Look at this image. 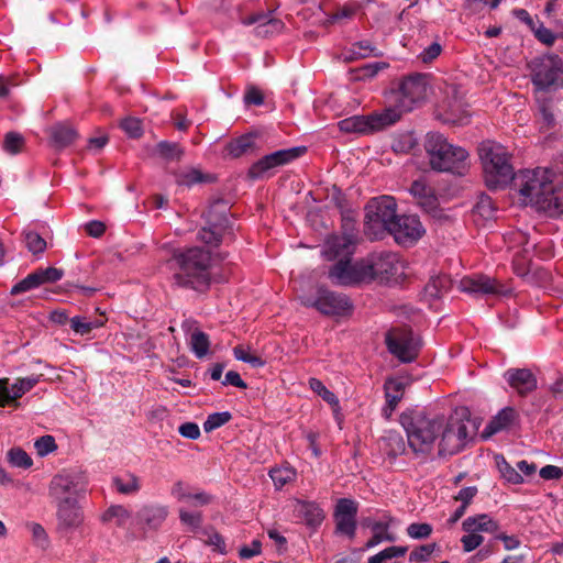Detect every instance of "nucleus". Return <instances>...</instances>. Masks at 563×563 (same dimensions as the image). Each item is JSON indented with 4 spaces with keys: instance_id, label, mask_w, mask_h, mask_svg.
Segmentation results:
<instances>
[{
    "instance_id": "bb28decb",
    "label": "nucleus",
    "mask_w": 563,
    "mask_h": 563,
    "mask_svg": "<svg viewBox=\"0 0 563 563\" xmlns=\"http://www.w3.org/2000/svg\"><path fill=\"white\" fill-rule=\"evenodd\" d=\"M380 450L390 459H396L406 451L402 435L394 430L385 432L380 439Z\"/></svg>"
},
{
    "instance_id": "052dcab7",
    "label": "nucleus",
    "mask_w": 563,
    "mask_h": 563,
    "mask_svg": "<svg viewBox=\"0 0 563 563\" xmlns=\"http://www.w3.org/2000/svg\"><path fill=\"white\" fill-rule=\"evenodd\" d=\"M540 70H563V60L555 54L544 55L540 58Z\"/></svg>"
},
{
    "instance_id": "0eeeda50",
    "label": "nucleus",
    "mask_w": 563,
    "mask_h": 563,
    "mask_svg": "<svg viewBox=\"0 0 563 563\" xmlns=\"http://www.w3.org/2000/svg\"><path fill=\"white\" fill-rule=\"evenodd\" d=\"M368 283H397L405 275V265L399 255L394 252L372 253L364 257Z\"/></svg>"
},
{
    "instance_id": "dca6fc26",
    "label": "nucleus",
    "mask_w": 563,
    "mask_h": 563,
    "mask_svg": "<svg viewBox=\"0 0 563 563\" xmlns=\"http://www.w3.org/2000/svg\"><path fill=\"white\" fill-rule=\"evenodd\" d=\"M358 504L350 498L338 500L334 509L335 531L350 539L355 537Z\"/></svg>"
},
{
    "instance_id": "ea45409f",
    "label": "nucleus",
    "mask_w": 563,
    "mask_h": 563,
    "mask_svg": "<svg viewBox=\"0 0 563 563\" xmlns=\"http://www.w3.org/2000/svg\"><path fill=\"white\" fill-rule=\"evenodd\" d=\"M24 242L27 250L33 255H38L44 253L46 250L47 243L46 241L35 231H24Z\"/></svg>"
},
{
    "instance_id": "c9c22d12",
    "label": "nucleus",
    "mask_w": 563,
    "mask_h": 563,
    "mask_svg": "<svg viewBox=\"0 0 563 563\" xmlns=\"http://www.w3.org/2000/svg\"><path fill=\"white\" fill-rule=\"evenodd\" d=\"M155 153L165 161H179L184 155V150L178 143L161 141L155 147Z\"/></svg>"
},
{
    "instance_id": "09e8293b",
    "label": "nucleus",
    "mask_w": 563,
    "mask_h": 563,
    "mask_svg": "<svg viewBox=\"0 0 563 563\" xmlns=\"http://www.w3.org/2000/svg\"><path fill=\"white\" fill-rule=\"evenodd\" d=\"M206 180L207 176L195 168L178 174L176 179L178 185L186 187H191L196 184L205 183Z\"/></svg>"
},
{
    "instance_id": "0e129e2a",
    "label": "nucleus",
    "mask_w": 563,
    "mask_h": 563,
    "mask_svg": "<svg viewBox=\"0 0 563 563\" xmlns=\"http://www.w3.org/2000/svg\"><path fill=\"white\" fill-rule=\"evenodd\" d=\"M356 8L350 4H346L342 8H339L331 16L330 22H339L343 20H350L355 15Z\"/></svg>"
},
{
    "instance_id": "2f4dec72",
    "label": "nucleus",
    "mask_w": 563,
    "mask_h": 563,
    "mask_svg": "<svg viewBox=\"0 0 563 563\" xmlns=\"http://www.w3.org/2000/svg\"><path fill=\"white\" fill-rule=\"evenodd\" d=\"M112 485L122 495H135L141 489L139 476L130 472L113 477Z\"/></svg>"
},
{
    "instance_id": "39448f33",
    "label": "nucleus",
    "mask_w": 563,
    "mask_h": 563,
    "mask_svg": "<svg viewBox=\"0 0 563 563\" xmlns=\"http://www.w3.org/2000/svg\"><path fill=\"white\" fill-rule=\"evenodd\" d=\"M424 148L433 170L464 176L470 168V154L462 147L448 142L440 133H428Z\"/></svg>"
},
{
    "instance_id": "e433bc0d",
    "label": "nucleus",
    "mask_w": 563,
    "mask_h": 563,
    "mask_svg": "<svg viewBox=\"0 0 563 563\" xmlns=\"http://www.w3.org/2000/svg\"><path fill=\"white\" fill-rule=\"evenodd\" d=\"M75 479L69 474H58L51 482V492L55 495L75 492Z\"/></svg>"
},
{
    "instance_id": "e2e57ef3",
    "label": "nucleus",
    "mask_w": 563,
    "mask_h": 563,
    "mask_svg": "<svg viewBox=\"0 0 563 563\" xmlns=\"http://www.w3.org/2000/svg\"><path fill=\"white\" fill-rule=\"evenodd\" d=\"M30 528L33 539L41 548L45 549L48 544V537L45 529L40 523L35 522L31 523Z\"/></svg>"
},
{
    "instance_id": "c85d7f7f",
    "label": "nucleus",
    "mask_w": 563,
    "mask_h": 563,
    "mask_svg": "<svg viewBox=\"0 0 563 563\" xmlns=\"http://www.w3.org/2000/svg\"><path fill=\"white\" fill-rule=\"evenodd\" d=\"M296 511L298 517L301 518L306 525L311 527L321 525L324 519L323 510L314 501H298Z\"/></svg>"
},
{
    "instance_id": "864d4df0",
    "label": "nucleus",
    "mask_w": 563,
    "mask_h": 563,
    "mask_svg": "<svg viewBox=\"0 0 563 563\" xmlns=\"http://www.w3.org/2000/svg\"><path fill=\"white\" fill-rule=\"evenodd\" d=\"M24 145V139L20 133L8 132L3 140V150L9 154H18Z\"/></svg>"
},
{
    "instance_id": "393cba45",
    "label": "nucleus",
    "mask_w": 563,
    "mask_h": 563,
    "mask_svg": "<svg viewBox=\"0 0 563 563\" xmlns=\"http://www.w3.org/2000/svg\"><path fill=\"white\" fill-rule=\"evenodd\" d=\"M462 529L464 532H487L496 534L499 530V525L489 515L478 514L467 517L462 522Z\"/></svg>"
},
{
    "instance_id": "473e14b6",
    "label": "nucleus",
    "mask_w": 563,
    "mask_h": 563,
    "mask_svg": "<svg viewBox=\"0 0 563 563\" xmlns=\"http://www.w3.org/2000/svg\"><path fill=\"white\" fill-rule=\"evenodd\" d=\"M372 55H377V48L368 41H360L353 44L349 51L343 52L340 57L344 62H353Z\"/></svg>"
},
{
    "instance_id": "58836bf2",
    "label": "nucleus",
    "mask_w": 563,
    "mask_h": 563,
    "mask_svg": "<svg viewBox=\"0 0 563 563\" xmlns=\"http://www.w3.org/2000/svg\"><path fill=\"white\" fill-rule=\"evenodd\" d=\"M130 517L131 514L125 507L121 505H113L104 511L102 515V521L110 522L115 520L117 526L121 527L125 525Z\"/></svg>"
},
{
    "instance_id": "f3484780",
    "label": "nucleus",
    "mask_w": 563,
    "mask_h": 563,
    "mask_svg": "<svg viewBox=\"0 0 563 563\" xmlns=\"http://www.w3.org/2000/svg\"><path fill=\"white\" fill-rule=\"evenodd\" d=\"M43 375H31L27 377L16 378L15 382L9 387V383L0 387V407L13 405L15 408L20 406L18 401L23 395L33 389Z\"/></svg>"
},
{
    "instance_id": "a878e982",
    "label": "nucleus",
    "mask_w": 563,
    "mask_h": 563,
    "mask_svg": "<svg viewBox=\"0 0 563 563\" xmlns=\"http://www.w3.org/2000/svg\"><path fill=\"white\" fill-rule=\"evenodd\" d=\"M168 509L162 505H147L137 511V518L150 529H157L166 520Z\"/></svg>"
},
{
    "instance_id": "72a5a7b5",
    "label": "nucleus",
    "mask_w": 563,
    "mask_h": 563,
    "mask_svg": "<svg viewBox=\"0 0 563 563\" xmlns=\"http://www.w3.org/2000/svg\"><path fill=\"white\" fill-rule=\"evenodd\" d=\"M189 345L191 352L197 358H203L209 353L210 349L209 335L203 331L196 329L190 334Z\"/></svg>"
},
{
    "instance_id": "bf43d9fd",
    "label": "nucleus",
    "mask_w": 563,
    "mask_h": 563,
    "mask_svg": "<svg viewBox=\"0 0 563 563\" xmlns=\"http://www.w3.org/2000/svg\"><path fill=\"white\" fill-rule=\"evenodd\" d=\"M484 541L483 536L475 532H466L461 538V543L464 552H472L477 549Z\"/></svg>"
},
{
    "instance_id": "20e7f679",
    "label": "nucleus",
    "mask_w": 563,
    "mask_h": 563,
    "mask_svg": "<svg viewBox=\"0 0 563 563\" xmlns=\"http://www.w3.org/2000/svg\"><path fill=\"white\" fill-rule=\"evenodd\" d=\"M170 265L174 269L173 283L177 287L196 292L209 290L212 279L210 251L200 246L176 250L170 258Z\"/></svg>"
},
{
    "instance_id": "a19ab883",
    "label": "nucleus",
    "mask_w": 563,
    "mask_h": 563,
    "mask_svg": "<svg viewBox=\"0 0 563 563\" xmlns=\"http://www.w3.org/2000/svg\"><path fill=\"white\" fill-rule=\"evenodd\" d=\"M450 286V279L448 276H435L432 277L426 285L424 290L431 298H440Z\"/></svg>"
},
{
    "instance_id": "f8f14e48",
    "label": "nucleus",
    "mask_w": 563,
    "mask_h": 563,
    "mask_svg": "<svg viewBox=\"0 0 563 563\" xmlns=\"http://www.w3.org/2000/svg\"><path fill=\"white\" fill-rule=\"evenodd\" d=\"M390 354L402 363L413 362L420 351V339L411 331L388 332L385 339Z\"/></svg>"
},
{
    "instance_id": "5fc2aeb1",
    "label": "nucleus",
    "mask_w": 563,
    "mask_h": 563,
    "mask_svg": "<svg viewBox=\"0 0 563 563\" xmlns=\"http://www.w3.org/2000/svg\"><path fill=\"white\" fill-rule=\"evenodd\" d=\"M474 210L484 219H490L496 210L493 199L485 194H482L476 202Z\"/></svg>"
},
{
    "instance_id": "a18cd8bd",
    "label": "nucleus",
    "mask_w": 563,
    "mask_h": 563,
    "mask_svg": "<svg viewBox=\"0 0 563 563\" xmlns=\"http://www.w3.org/2000/svg\"><path fill=\"white\" fill-rule=\"evenodd\" d=\"M269 476L276 488L280 489L289 482L294 481L296 476L295 470L290 467H278L273 468L269 472Z\"/></svg>"
},
{
    "instance_id": "a211bd4d",
    "label": "nucleus",
    "mask_w": 563,
    "mask_h": 563,
    "mask_svg": "<svg viewBox=\"0 0 563 563\" xmlns=\"http://www.w3.org/2000/svg\"><path fill=\"white\" fill-rule=\"evenodd\" d=\"M356 243L352 231L345 235H331L324 243L323 255L328 261L350 258L355 251Z\"/></svg>"
},
{
    "instance_id": "6ab92c4d",
    "label": "nucleus",
    "mask_w": 563,
    "mask_h": 563,
    "mask_svg": "<svg viewBox=\"0 0 563 563\" xmlns=\"http://www.w3.org/2000/svg\"><path fill=\"white\" fill-rule=\"evenodd\" d=\"M211 207L207 213L208 227L201 228L197 233V240L209 246L217 247L222 241L223 231L228 228V218L222 214L219 219L213 216Z\"/></svg>"
},
{
    "instance_id": "f03ea898",
    "label": "nucleus",
    "mask_w": 563,
    "mask_h": 563,
    "mask_svg": "<svg viewBox=\"0 0 563 563\" xmlns=\"http://www.w3.org/2000/svg\"><path fill=\"white\" fill-rule=\"evenodd\" d=\"M409 449L417 456L428 457L438 445L439 456L454 455L466 444L467 424L459 418L446 419L443 415H431L422 410L400 416Z\"/></svg>"
},
{
    "instance_id": "49530a36",
    "label": "nucleus",
    "mask_w": 563,
    "mask_h": 563,
    "mask_svg": "<svg viewBox=\"0 0 563 563\" xmlns=\"http://www.w3.org/2000/svg\"><path fill=\"white\" fill-rule=\"evenodd\" d=\"M232 419V415L229 411L214 412L207 417L203 422V430L209 433L213 430L224 426Z\"/></svg>"
},
{
    "instance_id": "3c124183",
    "label": "nucleus",
    "mask_w": 563,
    "mask_h": 563,
    "mask_svg": "<svg viewBox=\"0 0 563 563\" xmlns=\"http://www.w3.org/2000/svg\"><path fill=\"white\" fill-rule=\"evenodd\" d=\"M233 355L236 360L247 363L255 368L265 365V361L262 357L251 354L243 345H236L233 349Z\"/></svg>"
},
{
    "instance_id": "423d86ee",
    "label": "nucleus",
    "mask_w": 563,
    "mask_h": 563,
    "mask_svg": "<svg viewBox=\"0 0 563 563\" xmlns=\"http://www.w3.org/2000/svg\"><path fill=\"white\" fill-rule=\"evenodd\" d=\"M478 154L482 161L486 186L492 189H503L516 178L507 150L492 141L481 143Z\"/></svg>"
},
{
    "instance_id": "2eb2a0df",
    "label": "nucleus",
    "mask_w": 563,
    "mask_h": 563,
    "mask_svg": "<svg viewBox=\"0 0 563 563\" xmlns=\"http://www.w3.org/2000/svg\"><path fill=\"white\" fill-rule=\"evenodd\" d=\"M388 232L402 246L415 244L424 234V228L417 216H398Z\"/></svg>"
},
{
    "instance_id": "1a4fd4ad",
    "label": "nucleus",
    "mask_w": 563,
    "mask_h": 563,
    "mask_svg": "<svg viewBox=\"0 0 563 563\" xmlns=\"http://www.w3.org/2000/svg\"><path fill=\"white\" fill-rule=\"evenodd\" d=\"M397 203L391 196L372 198L365 206V227L368 231H388L396 214Z\"/></svg>"
},
{
    "instance_id": "338daca9",
    "label": "nucleus",
    "mask_w": 563,
    "mask_h": 563,
    "mask_svg": "<svg viewBox=\"0 0 563 563\" xmlns=\"http://www.w3.org/2000/svg\"><path fill=\"white\" fill-rule=\"evenodd\" d=\"M495 539L501 541L504 549L507 551L518 549L521 544V541L517 536H508L505 532L496 533Z\"/></svg>"
},
{
    "instance_id": "c756f323",
    "label": "nucleus",
    "mask_w": 563,
    "mask_h": 563,
    "mask_svg": "<svg viewBox=\"0 0 563 563\" xmlns=\"http://www.w3.org/2000/svg\"><path fill=\"white\" fill-rule=\"evenodd\" d=\"M255 146V137L252 134H244L228 142L224 151L229 156L239 158L252 153Z\"/></svg>"
},
{
    "instance_id": "79ce46f5",
    "label": "nucleus",
    "mask_w": 563,
    "mask_h": 563,
    "mask_svg": "<svg viewBox=\"0 0 563 563\" xmlns=\"http://www.w3.org/2000/svg\"><path fill=\"white\" fill-rule=\"evenodd\" d=\"M408 551L407 547L391 545L375 555L371 556L367 563H383L384 561L404 556Z\"/></svg>"
},
{
    "instance_id": "680f3d73",
    "label": "nucleus",
    "mask_w": 563,
    "mask_h": 563,
    "mask_svg": "<svg viewBox=\"0 0 563 563\" xmlns=\"http://www.w3.org/2000/svg\"><path fill=\"white\" fill-rule=\"evenodd\" d=\"M121 128L131 137H140L143 133L142 122L135 118H126L121 122Z\"/></svg>"
},
{
    "instance_id": "412c9836",
    "label": "nucleus",
    "mask_w": 563,
    "mask_h": 563,
    "mask_svg": "<svg viewBox=\"0 0 563 563\" xmlns=\"http://www.w3.org/2000/svg\"><path fill=\"white\" fill-rule=\"evenodd\" d=\"M245 24H256L254 31L257 36L268 37L278 34L284 29V22L274 18L272 12L255 14L244 21Z\"/></svg>"
},
{
    "instance_id": "de8ad7c7",
    "label": "nucleus",
    "mask_w": 563,
    "mask_h": 563,
    "mask_svg": "<svg viewBox=\"0 0 563 563\" xmlns=\"http://www.w3.org/2000/svg\"><path fill=\"white\" fill-rule=\"evenodd\" d=\"M309 387L329 405L339 404V399L335 394L329 390L320 379L314 377L309 378Z\"/></svg>"
},
{
    "instance_id": "9b49d317",
    "label": "nucleus",
    "mask_w": 563,
    "mask_h": 563,
    "mask_svg": "<svg viewBox=\"0 0 563 563\" xmlns=\"http://www.w3.org/2000/svg\"><path fill=\"white\" fill-rule=\"evenodd\" d=\"M306 152V146H295L267 154L251 165L247 176L251 179L263 178L272 169L294 162L301 157Z\"/></svg>"
},
{
    "instance_id": "69168bd1",
    "label": "nucleus",
    "mask_w": 563,
    "mask_h": 563,
    "mask_svg": "<svg viewBox=\"0 0 563 563\" xmlns=\"http://www.w3.org/2000/svg\"><path fill=\"white\" fill-rule=\"evenodd\" d=\"M244 101L247 104L262 106L264 103V96L258 88L250 86L245 91Z\"/></svg>"
},
{
    "instance_id": "4d7b16f0",
    "label": "nucleus",
    "mask_w": 563,
    "mask_h": 563,
    "mask_svg": "<svg viewBox=\"0 0 563 563\" xmlns=\"http://www.w3.org/2000/svg\"><path fill=\"white\" fill-rule=\"evenodd\" d=\"M432 526L427 522H413L407 527V534L417 540L427 539L432 533Z\"/></svg>"
},
{
    "instance_id": "cd10ccee",
    "label": "nucleus",
    "mask_w": 563,
    "mask_h": 563,
    "mask_svg": "<svg viewBox=\"0 0 563 563\" xmlns=\"http://www.w3.org/2000/svg\"><path fill=\"white\" fill-rule=\"evenodd\" d=\"M531 80L537 91H555L563 87V73H532Z\"/></svg>"
},
{
    "instance_id": "774afa93",
    "label": "nucleus",
    "mask_w": 563,
    "mask_h": 563,
    "mask_svg": "<svg viewBox=\"0 0 563 563\" xmlns=\"http://www.w3.org/2000/svg\"><path fill=\"white\" fill-rule=\"evenodd\" d=\"M178 432L181 437L196 440L200 437V429L197 423L195 422H185L179 426Z\"/></svg>"
},
{
    "instance_id": "8fccbe9b",
    "label": "nucleus",
    "mask_w": 563,
    "mask_h": 563,
    "mask_svg": "<svg viewBox=\"0 0 563 563\" xmlns=\"http://www.w3.org/2000/svg\"><path fill=\"white\" fill-rule=\"evenodd\" d=\"M34 274L37 277L40 286L48 283H56L64 276L63 269L55 267L37 268L34 271Z\"/></svg>"
},
{
    "instance_id": "6e6d98bb",
    "label": "nucleus",
    "mask_w": 563,
    "mask_h": 563,
    "mask_svg": "<svg viewBox=\"0 0 563 563\" xmlns=\"http://www.w3.org/2000/svg\"><path fill=\"white\" fill-rule=\"evenodd\" d=\"M38 287H40V285L37 282V277L35 276L34 272H32L25 278L18 282L15 285H13L10 290V294L12 296H16V295L33 290Z\"/></svg>"
},
{
    "instance_id": "c03bdc74",
    "label": "nucleus",
    "mask_w": 563,
    "mask_h": 563,
    "mask_svg": "<svg viewBox=\"0 0 563 563\" xmlns=\"http://www.w3.org/2000/svg\"><path fill=\"white\" fill-rule=\"evenodd\" d=\"M8 462L14 467L29 468L33 461L31 456L21 448H12L7 453Z\"/></svg>"
},
{
    "instance_id": "b1692460",
    "label": "nucleus",
    "mask_w": 563,
    "mask_h": 563,
    "mask_svg": "<svg viewBox=\"0 0 563 563\" xmlns=\"http://www.w3.org/2000/svg\"><path fill=\"white\" fill-rule=\"evenodd\" d=\"M518 417L517 411L511 407L501 409L492 420L487 423L483 431L485 438L492 437L500 431L510 428Z\"/></svg>"
},
{
    "instance_id": "f704fd0d",
    "label": "nucleus",
    "mask_w": 563,
    "mask_h": 563,
    "mask_svg": "<svg viewBox=\"0 0 563 563\" xmlns=\"http://www.w3.org/2000/svg\"><path fill=\"white\" fill-rule=\"evenodd\" d=\"M70 328L74 332L80 335H88L93 329H98L103 325L104 320L96 319L89 320L86 317L76 316L69 321Z\"/></svg>"
},
{
    "instance_id": "37998d69",
    "label": "nucleus",
    "mask_w": 563,
    "mask_h": 563,
    "mask_svg": "<svg viewBox=\"0 0 563 563\" xmlns=\"http://www.w3.org/2000/svg\"><path fill=\"white\" fill-rule=\"evenodd\" d=\"M179 520L188 531L196 533L202 526L203 517L200 511L179 509Z\"/></svg>"
},
{
    "instance_id": "603ef678",
    "label": "nucleus",
    "mask_w": 563,
    "mask_h": 563,
    "mask_svg": "<svg viewBox=\"0 0 563 563\" xmlns=\"http://www.w3.org/2000/svg\"><path fill=\"white\" fill-rule=\"evenodd\" d=\"M437 549V543L422 544L415 548L409 554L411 563H422L430 560L432 553Z\"/></svg>"
},
{
    "instance_id": "4468645a",
    "label": "nucleus",
    "mask_w": 563,
    "mask_h": 563,
    "mask_svg": "<svg viewBox=\"0 0 563 563\" xmlns=\"http://www.w3.org/2000/svg\"><path fill=\"white\" fill-rule=\"evenodd\" d=\"M460 289L474 296L496 295L508 297L512 294L511 288L482 274L463 277L460 282Z\"/></svg>"
},
{
    "instance_id": "aec40b11",
    "label": "nucleus",
    "mask_w": 563,
    "mask_h": 563,
    "mask_svg": "<svg viewBox=\"0 0 563 563\" xmlns=\"http://www.w3.org/2000/svg\"><path fill=\"white\" fill-rule=\"evenodd\" d=\"M504 378L520 396H527L538 387L537 377L529 368H509Z\"/></svg>"
},
{
    "instance_id": "ddd939ff",
    "label": "nucleus",
    "mask_w": 563,
    "mask_h": 563,
    "mask_svg": "<svg viewBox=\"0 0 563 563\" xmlns=\"http://www.w3.org/2000/svg\"><path fill=\"white\" fill-rule=\"evenodd\" d=\"M386 108L379 113L371 115H354L339 121L338 126L340 131L345 133H361L366 134L374 131L382 130L386 126L394 124L389 122Z\"/></svg>"
},
{
    "instance_id": "9d476101",
    "label": "nucleus",
    "mask_w": 563,
    "mask_h": 563,
    "mask_svg": "<svg viewBox=\"0 0 563 563\" xmlns=\"http://www.w3.org/2000/svg\"><path fill=\"white\" fill-rule=\"evenodd\" d=\"M328 278L333 285L343 287L368 284L365 260L352 263L351 257L340 258L329 268Z\"/></svg>"
},
{
    "instance_id": "6e6552de",
    "label": "nucleus",
    "mask_w": 563,
    "mask_h": 563,
    "mask_svg": "<svg viewBox=\"0 0 563 563\" xmlns=\"http://www.w3.org/2000/svg\"><path fill=\"white\" fill-rule=\"evenodd\" d=\"M300 302L303 307L313 308L323 316H345L353 309V303L346 295L323 286L318 287L314 295L300 297Z\"/></svg>"
},
{
    "instance_id": "4be33fe9",
    "label": "nucleus",
    "mask_w": 563,
    "mask_h": 563,
    "mask_svg": "<svg viewBox=\"0 0 563 563\" xmlns=\"http://www.w3.org/2000/svg\"><path fill=\"white\" fill-rule=\"evenodd\" d=\"M409 192L424 211L431 212L437 209L438 198L434 189L424 179L420 178L412 181Z\"/></svg>"
},
{
    "instance_id": "7c9ffc66",
    "label": "nucleus",
    "mask_w": 563,
    "mask_h": 563,
    "mask_svg": "<svg viewBox=\"0 0 563 563\" xmlns=\"http://www.w3.org/2000/svg\"><path fill=\"white\" fill-rule=\"evenodd\" d=\"M49 135L54 145L58 148L69 146L78 136L76 130L73 126L64 123L55 124L52 126Z\"/></svg>"
},
{
    "instance_id": "13d9d810",
    "label": "nucleus",
    "mask_w": 563,
    "mask_h": 563,
    "mask_svg": "<svg viewBox=\"0 0 563 563\" xmlns=\"http://www.w3.org/2000/svg\"><path fill=\"white\" fill-rule=\"evenodd\" d=\"M35 449L37 454L41 456H45L57 449L54 437L52 435H43L35 441Z\"/></svg>"
},
{
    "instance_id": "f257e3e1",
    "label": "nucleus",
    "mask_w": 563,
    "mask_h": 563,
    "mask_svg": "<svg viewBox=\"0 0 563 563\" xmlns=\"http://www.w3.org/2000/svg\"><path fill=\"white\" fill-rule=\"evenodd\" d=\"M464 84L456 79L434 81L429 73H411L398 81H393L385 90V103L389 122L396 123L402 114L426 100L429 95L437 99L444 122L464 125L470 113L465 100Z\"/></svg>"
},
{
    "instance_id": "5701e85b",
    "label": "nucleus",
    "mask_w": 563,
    "mask_h": 563,
    "mask_svg": "<svg viewBox=\"0 0 563 563\" xmlns=\"http://www.w3.org/2000/svg\"><path fill=\"white\" fill-rule=\"evenodd\" d=\"M57 517L59 526L69 529L78 527L82 521V514L77 501L73 498H65L58 505Z\"/></svg>"
},
{
    "instance_id": "4c0bfd02",
    "label": "nucleus",
    "mask_w": 563,
    "mask_h": 563,
    "mask_svg": "<svg viewBox=\"0 0 563 563\" xmlns=\"http://www.w3.org/2000/svg\"><path fill=\"white\" fill-rule=\"evenodd\" d=\"M496 464L501 476L510 484H521L523 482L520 473L514 468L503 455L496 456Z\"/></svg>"
},
{
    "instance_id": "7ed1b4c3",
    "label": "nucleus",
    "mask_w": 563,
    "mask_h": 563,
    "mask_svg": "<svg viewBox=\"0 0 563 563\" xmlns=\"http://www.w3.org/2000/svg\"><path fill=\"white\" fill-rule=\"evenodd\" d=\"M554 173L547 168L521 170L515 178L523 200L551 218L563 214V194L555 190Z\"/></svg>"
}]
</instances>
